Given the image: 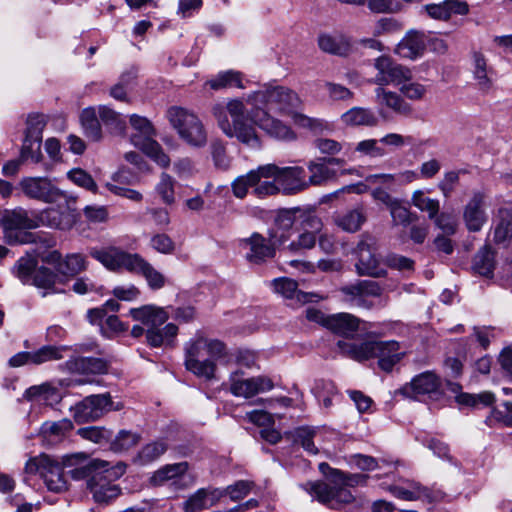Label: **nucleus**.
Here are the masks:
<instances>
[{
    "label": "nucleus",
    "instance_id": "nucleus-32",
    "mask_svg": "<svg viewBox=\"0 0 512 512\" xmlns=\"http://www.w3.org/2000/svg\"><path fill=\"white\" fill-rule=\"evenodd\" d=\"M318 46L323 52L337 56H347L352 51L350 38L343 34H322Z\"/></svg>",
    "mask_w": 512,
    "mask_h": 512
},
{
    "label": "nucleus",
    "instance_id": "nucleus-27",
    "mask_svg": "<svg viewBox=\"0 0 512 512\" xmlns=\"http://www.w3.org/2000/svg\"><path fill=\"white\" fill-rule=\"evenodd\" d=\"M426 48L424 33L410 30L397 45L396 52L404 58L416 59Z\"/></svg>",
    "mask_w": 512,
    "mask_h": 512
},
{
    "label": "nucleus",
    "instance_id": "nucleus-23",
    "mask_svg": "<svg viewBox=\"0 0 512 512\" xmlns=\"http://www.w3.org/2000/svg\"><path fill=\"white\" fill-rule=\"evenodd\" d=\"M189 469L188 462H179L173 464H166L157 469L151 476L150 482L154 486H163L171 482L177 488H183L179 483Z\"/></svg>",
    "mask_w": 512,
    "mask_h": 512
},
{
    "label": "nucleus",
    "instance_id": "nucleus-60",
    "mask_svg": "<svg viewBox=\"0 0 512 512\" xmlns=\"http://www.w3.org/2000/svg\"><path fill=\"white\" fill-rule=\"evenodd\" d=\"M389 210L395 225L408 226L417 218V216L413 215L408 208L402 205L400 200H398Z\"/></svg>",
    "mask_w": 512,
    "mask_h": 512
},
{
    "label": "nucleus",
    "instance_id": "nucleus-48",
    "mask_svg": "<svg viewBox=\"0 0 512 512\" xmlns=\"http://www.w3.org/2000/svg\"><path fill=\"white\" fill-rule=\"evenodd\" d=\"M412 204L422 212H427L430 219H434L440 210V202L437 199L426 197L424 192L416 190L411 197Z\"/></svg>",
    "mask_w": 512,
    "mask_h": 512
},
{
    "label": "nucleus",
    "instance_id": "nucleus-37",
    "mask_svg": "<svg viewBox=\"0 0 512 512\" xmlns=\"http://www.w3.org/2000/svg\"><path fill=\"white\" fill-rule=\"evenodd\" d=\"M342 122L347 126L374 127L378 124L375 113L368 108L353 107L341 115Z\"/></svg>",
    "mask_w": 512,
    "mask_h": 512
},
{
    "label": "nucleus",
    "instance_id": "nucleus-59",
    "mask_svg": "<svg viewBox=\"0 0 512 512\" xmlns=\"http://www.w3.org/2000/svg\"><path fill=\"white\" fill-rule=\"evenodd\" d=\"M208 508L205 488L198 489L183 504L184 512H200Z\"/></svg>",
    "mask_w": 512,
    "mask_h": 512
},
{
    "label": "nucleus",
    "instance_id": "nucleus-64",
    "mask_svg": "<svg viewBox=\"0 0 512 512\" xmlns=\"http://www.w3.org/2000/svg\"><path fill=\"white\" fill-rule=\"evenodd\" d=\"M253 486V482L239 480L225 488L226 495H228L232 501H239L250 493Z\"/></svg>",
    "mask_w": 512,
    "mask_h": 512
},
{
    "label": "nucleus",
    "instance_id": "nucleus-21",
    "mask_svg": "<svg viewBox=\"0 0 512 512\" xmlns=\"http://www.w3.org/2000/svg\"><path fill=\"white\" fill-rule=\"evenodd\" d=\"M241 245L248 248L246 258L249 262L260 264L275 256L274 247L261 234L255 232L250 237L242 239Z\"/></svg>",
    "mask_w": 512,
    "mask_h": 512
},
{
    "label": "nucleus",
    "instance_id": "nucleus-36",
    "mask_svg": "<svg viewBox=\"0 0 512 512\" xmlns=\"http://www.w3.org/2000/svg\"><path fill=\"white\" fill-rule=\"evenodd\" d=\"M72 429L73 423L67 418L59 421H46L41 425L40 436L43 440L54 444L61 441Z\"/></svg>",
    "mask_w": 512,
    "mask_h": 512
},
{
    "label": "nucleus",
    "instance_id": "nucleus-57",
    "mask_svg": "<svg viewBox=\"0 0 512 512\" xmlns=\"http://www.w3.org/2000/svg\"><path fill=\"white\" fill-rule=\"evenodd\" d=\"M56 278L57 276L53 271L47 267L41 266L36 267L30 283L39 288L48 289L55 284Z\"/></svg>",
    "mask_w": 512,
    "mask_h": 512
},
{
    "label": "nucleus",
    "instance_id": "nucleus-63",
    "mask_svg": "<svg viewBox=\"0 0 512 512\" xmlns=\"http://www.w3.org/2000/svg\"><path fill=\"white\" fill-rule=\"evenodd\" d=\"M384 265L385 268L390 267L402 272L414 270V261L412 259L395 253L385 257Z\"/></svg>",
    "mask_w": 512,
    "mask_h": 512
},
{
    "label": "nucleus",
    "instance_id": "nucleus-52",
    "mask_svg": "<svg viewBox=\"0 0 512 512\" xmlns=\"http://www.w3.org/2000/svg\"><path fill=\"white\" fill-rule=\"evenodd\" d=\"M36 267L37 260L35 258L22 257L17 261L14 272L22 283L27 284L30 283Z\"/></svg>",
    "mask_w": 512,
    "mask_h": 512
},
{
    "label": "nucleus",
    "instance_id": "nucleus-43",
    "mask_svg": "<svg viewBox=\"0 0 512 512\" xmlns=\"http://www.w3.org/2000/svg\"><path fill=\"white\" fill-rule=\"evenodd\" d=\"M80 121L86 137L93 141L101 139V126L94 108L84 109L80 115Z\"/></svg>",
    "mask_w": 512,
    "mask_h": 512
},
{
    "label": "nucleus",
    "instance_id": "nucleus-16",
    "mask_svg": "<svg viewBox=\"0 0 512 512\" xmlns=\"http://www.w3.org/2000/svg\"><path fill=\"white\" fill-rule=\"evenodd\" d=\"M24 194L45 203H53L63 196L62 192L48 178L26 177L20 182Z\"/></svg>",
    "mask_w": 512,
    "mask_h": 512
},
{
    "label": "nucleus",
    "instance_id": "nucleus-56",
    "mask_svg": "<svg viewBox=\"0 0 512 512\" xmlns=\"http://www.w3.org/2000/svg\"><path fill=\"white\" fill-rule=\"evenodd\" d=\"M100 120L107 126L116 130H124L125 121L122 119L121 114L114 111L107 106H99L98 109Z\"/></svg>",
    "mask_w": 512,
    "mask_h": 512
},
{
    "label": "nucleus",
    "instance_id": "nucleus-18",
    "mask_svg": "<svg viewBox=\"0 0 512 512\" xmlns=\"http://www.w3.org/2000/svg\"><path fill=\"white\" fill-rule=\"evenodd\" d=\"M407 487L392 485L389 491L398 499L406 501L427 500L428 502H438L444 499L445 494L439 489L429 488L415 481H409Z\"/></svg>",
    "mask_w": 512,
    "mask_h": 512
},
{
    "label": "nucleus",
    "instance_id": "nucleus-45",
    "mask_svg": "<svg viewBox=\"0 0 512 512\" xmlns=\"http://www.w3.org/2000/svg\"><path fill=\"white\" fill-rule=\"evenodd\" d=\"M86 258L82 254L73 253L68 254L60 267H57V272L65 276H75L82 271L86 270Z\"/></svg>",
    "mask_w": 512,
    "mask_h": 512
},
{
    "label": "nucleus",
    "instance_id": "nucleus-34",
    "mask_svg": "<svg viewBox=\"0 0 512 512\" xmlns=\"http://www.w3.org/2000/svg\"><path fill=\"white\" fill-rule=\"evenodd\" d=\"M307 169L310 173L308 180H306L307 188L309 186H321L337 175L334 169L327 166L325 159L322 157L309 161Z\"/></svg>",
    "mask_w": 512,
    "mask_h": 512
},
{
    "label": "nucleus",
    "instance_id": "nucleus-25",
    "mask_svg": "<svg viewBox=\"0 0 512 512\" xmlns=\"http://www.w3.org/2000/svg\"><path fill=\"white\" fill-rule=\"evenodd\" d=\"M423 10L433 19L446 21L453 14L465 15L468 13V4L459 0H445L438 4H426Z\"/></svg>",
    "mask_w": 512,
    "mask_h": 512
},
{
    "label": "nucleus",
    "instance_id": "nucleus-29",
    "mask_svg": "<svg viewBox=\"0 0 512 512\" xmlns=\"http://www.w3.org/2000/svg\"><path fill=\"white\" fill-rule=\"evenodd\" d=\"M361 320L350 313L328 315L325 327L341 336L350 337L359 328Z\"/></svg>",
    "mask_w": 512,
    "mask_h": 512
},
{
    "label": "nucleus",
    "instance_id": "nucleus-12",
    "mask_svg": "<svg viewBox=\"0 0 512 512\" xmlns=\"http://www.w3.org/2000/svg\"><path fill=\"white\" fill-rule=\"evenodd\" d=\"M343 295V300L351 307L371 310L374 302L370 297H380L383 288L376 281L358 280L355 283L345 285L339 290Z\"/></svg>",
    "mask_w": 512,
    "mask_h": 512
},
{
    "label": "nucleus",
    "instance_id": "nucleus-7",
    "mask_svg": "<svg viewBox=\"0 0 512 512\" xmlns=\"http://www.w3.org/2000/svg\"><path fill=\"white\" fill-rule=\"evenodd\" d=\"M129 314L133 320L141 322L147 327L146 339L152 347L170 345L172 339L178 333V327L173 323H168L163 329H160V326L169 318L164 308L155 305H144L130 309Z\"/></svg>",
    "mask_w": 512,
    "mask_h": 512
},
{
    "label": "nucleus",
    "instance_id": "nucleus-53",
    "mask_svg": "<svg viewBox=\"0 0 512 512\" xmlns=\"http://www.w3.org/2000/svg\"><path fill=\"white\" fill-rule=\"evenodd\" d=\"M313 145L319 151V153L325 155L324 157L336 156L340 154L346 146V144L343 142L325 137L316 138L313 141Z\"/></svg>",
    "mask_w": 512,
    "mask_h": 512
},
{
    "label": "nucleus",
    "instance_id": "nucleus-41",
    "mask_svg": "<svg viewBox=\"0 0 512 512\" xmlns=\"http://www.w3.org/2000/svg\"><path fill=\"white\" fill-rule=\"evenodd\" d=\"M275 292L281 294L287 299H297L300 302H308L309 294L303 293L297 289L296 281L289 278H279L272 281Z\"/></svg>",
    "mask_w": 512,
    "mask_h": 512
},
{
    "label": "nucleus",
    "instance_id": "nucleus-10",
    "mask_svg": "<svg viewBox=\"0 0 512 512\" xmlns=\"http://www.w3.org/2000/svg\"><path fill=\"white\" fill-rule=\"evenodd\" d=\"M63 468H66L63 465V457L59 461L50 455L40 454L26 462L25 472L28 474H38L43 479L48 490L61 493L68 488Z\"/></svg>",
    "mask_w": 512,
    "mask_h": 512
},
{
    "label": "nucleus",
    "instance_id": "nucleus-50",
    "mask_svg": "<svg viewBox=\"0 0 512 512\" xmlns=\"http://www.w3.org/2000/svg\"><path fill=\"white\" fill-rule=\"evenodd\" d=\"M510 238H512V212L501 210L500 220L494 229V241L503 243Z\"/></svg>",
    "mask_w": 512,
    "mask_h": 512
},
{
    "label": "nucleus",
    "instance_id": "nucleus-28",
    "mask_svg": "<svg viewBox=\"0 0 512 512\" xmlns=\"http://www.w3.org/2000/svg\"><path fill=\"white\" fill-rule=\"evenodd\" d=\"M403 353L397 341H378V348L375 357L378 358L379 367L386 372L392 371L393 367L401 360Z\"/></svg>",
    "mask_w": 512,
    "mask_h": 512
},
{
    "label": "nucleus",
    "instance_id": "nucleus-6",
    "mask_svg": "<svg viewBox=\"0 0 512 512\" xmlns=\"http://www.w3.org/2000/svg\"><path fill=\"white\" fill-rule=\"evenodd\" d=\"M0 222L9 244L37 243L39 241L46 248H52L56 245L55 239L48 234L20 232V230L37 228L35 217H30L23 208L5 210Z\"/></svg>",
    "mask_w": 512,
    "mask_h": 512
},
{
    "label": "nucleus",
    "instance_id": "nucleus-40",
    "mask_svg": "<svg viewBox=\"0 0 512 512\" xmlns=\"http://www.w3.org/2000/svg\"><path fill=\"white\" fill-rule=\"evenodd\" d=\"M376 99L380 104L393 109L395 112L408 115L411 113V106L406 103L400 95L395 92L387 91L383 87L375 90Z\"/></svg>",
    "mask_w": 512,
    "mask_h": 512
},
{
    "label": "nucleus",
    "instance_id": "nucleus-2",
    "mask_svg": "<svg viewBox=\"0 0 512 512\" xmlns=\"http://www.w3.org/2000/svg\"><path fill=\"white\" fill-rule=\"evenodd\" d=\"M89 254L110 271L124 269L129 273L142 276L152 290H160L167 283L164 274L138 253H129L117 247H109L107 249L92 248Z\"/></svg>",
    "mask_w": 512,
    "mask_h": 512
},
{
    "label": "nucleus",
    "instance_id": "nucleus-9",
    "mask_svg": "<svg viewBox=\"0 0 512 512\" xmlns=\"http://www.w3.org/2000/svg\"><path fill=\"white\" fill-rule=\"evenodd\" d=\"M353 255L356 257L354 266L357 275L371 278L387 276L384 260L378 253L377 240L373 235L361 234L353 249Z\"/></svg>",
    "mask_w": 512,
    "mask_h": 512
},
{
    "label": "nucleus",
    "instance_id": "nucleus-35",
    "mask_svg": "<svg viewBox=\"0 0 512 512\" xmlns=\"http://www.w3.org/2000/svg\"><path fill=\"white\" fill-rule=\"evenodd\" d=\"M262 169H264V165L236 177L231 183L233 195L238 199H244L248 194L249 188L254 189L255 185L264 178Z\"/></svg>",
    "mask_w": 512,
    "mask_h": 512
},
{
    "label": "nucleus",
    "instance_id": "nucleus-11",
    "mask_svg": "<svg viewBox=\"0 0 512 512\" xmlns=\"http://www.w3.org/2000/svg\"><path fill=\"white\" fill-rule=\"evenodd\" d=\"M264 179L273 178L285 195H291L307 189L305 170L300 166L279 167L266 164L262 169Z\"/></svg>",
    "mask_w": 512,
    "mask_h": 512
},
{
    "label": "nucleus",
    "instance_id": "nucleus-51",
    "mask_svg": "<svg viewBox=\"0 0 512 512\" xmlns=\"http://www.w3.org/2000/svg\"><path fill=\"white\" fill-rule=\"evenodd\" d=\"M456 401L460 405L466 406H477L482 404L483 406H489L495 401V396L492 392L484 391L479 394L460 393L456 396Z\"/></svg>",
    "mask_w": 512,
    "mask_h": 512
},
{
    "label": "nucleus",
    "instance_id": "nucleus-42",
    "mask_svg": "<svg viewBox=\"0 0 512 512\" xmlns=\"http://www.w3.org/2000/svg\"><path fill=\"white\" fill-rule=\"evenodd\" d=\"M168 449L165 439H158L144 445L137 454V460L141 465L152 463L159 459Z\"/></svg>",
    "mask_w": 512,
    "mask_h": 512
},
{
    "label": "nucleus",
    "instance_id": "nucleus-5",
    "mask_svg": "<svg viewBox=\"0 0 512 512\" xmlns=\"http://www.w3.org/2000/svg\"><path fill=\"white\" fill-rule=\"evenodd\" d=\"M63 465L70 469L69 474L73 480H86L88 489H90V484L100 479L102 474H107V477L110 478H119L126 470L124 463L111 466L109 462L97 458H90L89 455L84 452L64 455Z\"/></svg>",
    "mask_w": 512,
    "mask_h": 512
},
{
    "label": "nucleus",
    "instance_id": "nucleus-44",
    "mask_svg": "<svg viewBox=\"0 0 512 512\" xmlns=\"http://www.w3.org/2000/svg\"><path fill=\"white\" fill-rule=\"evenodd\" d=\"M175 184L176 181L171 175L165 172L160 174V179L155 186V191L161 201L166 205L175 203Z\"/></svg>",
    "mask_w": 512,
    "mask_h": 512
},
{
    "label": "nucleus",
    "instance_id": "nucleus-14",
    "mask_svg": "<svg viewBox=\"0 0 512 512\" xmlns=\"http://www.w3.org/2000/svg\"><path fill=\"white\" fill-rule=\"evenodd\" d=\"M111 405V396L105 393L87 396L71 410L73 418L77 423H86L101 418Z\"/></svg>",
    "mask_w": 512,
    "mask_h": 512
},
{
    "label": "nucleus",
    "instance_id": "nucleus-33",
    "mask_svg": "<svg viewBox=\"0 0 512 512\" xmlns=\"http://www.w3.org/2000/svg\"><path fill=\"white\" fill-rule=\"evenodd\" d=\"M338 347L344 355L361 362L375 357L378 341H364L361 343L338 341Z\"/></svg>",
    "mask_w": 512,
    "mask_h": 512
},
{
    "label": "nucleus",
    "instance_id": "nucleus-8",
    "mask_svg": "<svg viewBox=\"0 0 512 512\" xmlns=\"http://www.w3.org/2000/svg\"><path fill=\"white\" fill-rule=\"evenodd\" d=\"M167 117L179 138L192 148H203L208 142V133L202 120L194 112L182 107H170Z\"/></svg>",
    "mask_w": 512,
    "mask_h": 512
},
{
    "label": "nucleus",
    "instance_id": "nucleus-26",
    "mask_svg": "<svg viewBox=\"0 0 512 512\" xmlns=\"http://www.w3.org/2000/svg\"><path fill=\"white\" fill-rule=\"evenodd\" d=\"M37 227L43 225L54 229L68 230L74 223V215L57 208H47L35 216Z\"/></svg>",
    "mask_w": 512,
    "mask_h": 512
},
{
    "label": "nucleus",
    "instance_id": "nucleus-30",
    "mask_svg": "<svg viewBox=\"0 0 512 512\" xmlns=\"http://www.w3.org/2000/svg\"><path fill=\"white\" fill-rule=\"evenodd\" d=\"M116 479L107 477V474H102L100 479L90 484L89 490L97 503L108 504L120 495V487L113 483Z\"/></svg>",
    "mask_w": 512,
    "mask_h": 512
},
{
    "label": "nucleus",
    "instance_id": "nucleus-46",
    "mask_svg": "<svg viewBox=\"0 0 512 512\" xmlns=\"http://www.w3.org/2000/svg\"><path fill=\"white\" fill-rule=\"evenodd\" d=\"M494 265V252L489 246H484L474 257L473 268L482 276L491 275Z\"/></svg>",
    "mask_w": 512,
    "mask_h": 512
},
{
    "label": "nucleus",
    "instance_id": "nucleus-1",
    "mask_svg": "<svg viewBox=\"0 0 512 512\" xmlns=\"http://www.w3.org/2000/svg\"><path fill=\"white\" fill-rule=\"evenodd\" d=\"M245 102L251 106L250 111L247 110L243 100L235 98L226 104L214 105L212 114L227 137L236 138L253 149L261 147L256 127L279 140L293 141L297 138L288 125L271 116L267 109L289 116L296 125L314 133L330 129L327 121L300 113L298 111L301 107L299 96L284 86L264 85L261 89L247 94Z\"/></svg>",
    "mask_w": 512,
    "mask_h": 512
},
{
    "label": "nucleus",
    "instance_id": "nucleus-31",
    "mask_svg": "<svg viewBox=\"0 0 512 512\" xmlns=\"http://www.w3.org/2000/svg\"><path fill=\"white\" fill-rule=\"evenodd\" d=\"M26 124L25 139L22 145V158H26L29 155L31 143H41L46 119L42 114H31L28 116Z\"/></svg>",
    "mask_w": 512,
    "mask_h": 512
},
{
    "label": "nucleus",
    "instance_id": "nucleus-39",
    "mask_svg": "<svg viewBox=\"0 0 512 512\" xmlns=\"http://www.w3.org/2000/svg\"><path fill=\"white\" fill-rule=\"evenodd\" d=\"M213 90H220L230 87L244 89L243 74L235 70H227L219 72L214 78L206 82Z\"/></svg>",
    "mask_w": 512,
    "mask_h": 512
},
{
    "label": "nucleus",
    "instance_id": "nucleus-62",
    "mask_svg": "<svg viewBox=\"0 0 512 512\" xmlns=\"http://www.w3.org/2000/svg\"><path fill=\"white\" fill-rule=\"evenodd\" d=\"M211 155L217 168L227 170L230 166V159L226 154L225 144L221 140H214L211 143Z\"/></svg>",
    "mask_w": 512,
    "mask_h": 512
},
{
    "label": "nucleus",
    "instance_id": "nucleus-55",
    "mask_svg": "<svg viewBox=\"0 0 512 512\" xmlns=\"http://www.w3.org/2000/svg\"><path fill=\"white\" fill-rule=\"evenodd\" d=\"M77 368L83 373L104 374L108 370L105 360L93 357H82L76 362Z\"/></svg>",
    "mask_w": 512,
    "mask_h": 512
},
{
    "label": "nucleus",
    "instance_id": "nucleus-47",
    "mask_svg": "<svg viewBox=\"0 0 512 512\" xmlns=\"http://www.w3.org/2000/svg\"><path fill=\"white\" fill-rule=\"evenodd\" d=\"M140 440V434L129 430H120L111 441L110 448L117 453L124 452L136 446Z\"/></svg>",
    "mask_w": 512,
    "mask_h": 512
},
{
    "label": "nucleus",
    "instance_id": "nucleus-20",
    "mask_svg": "<svg viewBox=\"0 0 512 512\" xmlns=\"http://www.w3.org/2000/svg\"><path fill=\"white\" fill-rule=\"evenodd\" d=\"M485 198L484 193L474 192L464 207L463 219L467 229L471 232L480 231L487 221L484 210Z\"/></svg>",
    "mask_w": 512,
    "mask_h": 512
},
{
    "label": "nucleus",
    "instance_id": "nucleus-58",
    "mask_svg": "<svg viewBox=\"0 0 512 512\" xmlns=\"http://www.w3.org/2000/svg\"><path fill=\"white\" fill-rule=\"evenodd\" d=\"M77 434L83 439L91 442L101 444L103 441L110 439L111 433L103 427L89 426L77 430Z\"/></svg>",
    "mask_w": 512,
    "mask_h": 512
},
{
    "label": "nucleus",
    "instance_id": "nucleus-19",
    "mask_svg": "<svg viewBox=\"0 0 512 512\" xmlns=\"http://www.w3.org/2000/svg\"><path fill=\"white\" fill-rule=\"evenodd\" d=\"M440 378L431 371L415 376L410 383L405 384L400 393L406 397L418 398L423 395H433L440 392Z\"/></svg>",
    "mask_w": 512,
    "mask_h": 512
},
{
    "label": "nucleus",
    "instance_id": "nucleus-61",
    "mask_svg": "<svg viewBox=\"0 0 512 512\" xmlns=\"http://www.w3.org/2000/svg\"><path fill=\"white\" fill-rule=\"evenodd\" d=\"M68 178L76 185L89 191L96 192L97 184L90 174L81 168H74L68 172Z\"/></svg>",
    "mask_w": 512,
    "mask_h": 512
},
{
    "label": "nucleus",
    "instance_id": "nucleus-54",
    "mask_svg": "<svg viewBox=\"0 0 512 512\" xmlns=\"http://www.w3.org/2000/svg\"><path fill=\"white\" fill-rule=\"evenodd\" d=\"M49 395H55V400L60 398V393L56 388L48 384H42L28 388L24 393V398L29 401L38 400L46 402L49 400Z\"/></svg>",
    "mask_w": 512,
    "mask_h": 512
},
{
    "label": "nucleus",
    "instance_id": "nucleus-4",
    "mask_svg": "<svg viewBox=\"0 0 512 512\" xmlns=\"http://www.w3.org/2000/svg\"><path fill=\"white\" fill-rule=\"evenodd\" d=\"M184 365L197 377L211 380L215 377L216 364L212 359H203L205 355L218 359L226 354V346L217 339H209L197 334L185 343Z\"/></svg>",
    "mask_w": 512,
    "mask_h": 512
},
{
    "label": "nucleus",
    "instance_id": "nucleus-22",
    "mask_svg": "<svg viewBox=\"0 0 512 512\" xmlns=\"http://www.w3.org/2000/svg\"><path fill=\"white\" fill-rule=\"evenodd\" d=\"M130 125L133 129L130 135V141L136 148L142 150L150 145V143L156 141L154 139L156 135L155 128L146 117L132 114L130 116Z\"/></svg>",
    "mask_w": 512,
    "mask_h": 512
},
{
    "label": "nucleus",
    "instance_id": "nucleus-38",
    "mask_svg": "<svg viewBox=\"0 0 512 512\" xmlns=\"http://www.w3.org/2000/svg\"><path fill=\"white\" fill-rule=\"evenodd\" d=\"M367 217L363 207L358 206L354 209L348 210L345 213L338 215L335 218V223L342 230L355 233L365 223Z\"/></svg>",
    "mask_w": 512,
    "mask_h": 512
},
{
    "label": "nucleus",
    "instance_id": "nucleus-15",
    "mask_svg": "<svg viewBox=\"0 0 512 512\" xmlns=\"http://www.w3.org/2000/svg\"><path fill=\"white\" fill-rule=\"evenodd\" d=\"M230 392L236 397L251 398L258 393L273 389V381L267 376H256L242 379L236 371L230 375Z\"/></svg>",
    "mask_w": 512,
    "mask_h": 512
},
{
    "label": "nucleus",
    "instance_id": "nucleus-24",
    "mask_svg": "<svg viewBox=\"0 0 512 512\" xmlns=\"http://www.w3.org/2000/svg\"><path fill=\"white\" fill-rule=\"evenodd\" d=\"M302 225L305 231L298 236L297 240L292 241L287 247L291 252H299L313 248L316 243L315 233L320 232L322 228L320 218L311 214L303 220Z\"/></svg>",
    "mask_w": 512,
    "mask_h": 512
},
{
    "label": "nucleus",
    "instance_id": "nucleus-49",
    "mask_svg": "<svg viewBox=\"0 0 512 512\" xmlns=\"http://www.w3.org/2000/svg\"><path fill=\"white\" fill-rule=\"evenodd\" d=\"M473 73L479 88L483 91H488L492 86V80L489 77L486 60L480 53L474 54Z\"/></svg>",
    "mask_w": 512,
    "mask_h": 512
},
{
    "label": "nucleus",
    "instance_id": "nucleus-13",
    "mask_svg": "<svg viewBox=\"0 0 512 512\" xmlns=\"http://www.w3.org/2000/svg\"><path fill=\"white\" fill-rule=\"evenodd\" d=\"M374 68L377 73L372 83L382 87L386 85H400L412 79L409 68L396 63L391 57L381 55L374 60Z\"/></svg>",
    "mask_w": 512,
    "mask_h": 512
},
{
    "label": "nucleus",
    "instance_id": "nucleus-17",
    "mask_svg": "<svg viewBox=\"0 0 512 512\" xmlns=\"http://www.w3.org/2000/svg\"><path fill=\"white\" fill-rule=\"evenodd\" d=\"M65 346L46 345L34 352H19L13 355L8 364L12 368H18L26 364L40 365L49 361L63 358Z\"/></svg>",
    "mask_w": 512,
    "mask_h": 512
},
{
    "label": "nucleus",
    "instance_id": "nucleus-3",
    "mask_svg": "<svg viewBox=\"0 0 512 512\" xmlns=\"http://www.w3.org/2000/svg\"><path fill=\"white\" fill-rule=\"evenodd\" d=\"M365 481L361 474H345L340 470L331 469L329 482L318 481L307 484L306 490L319 502L333 509L354 501L350 487Z\"/></svg>",
    "mask_w": 512,
    "mask_h": 512
}]
</instances>
